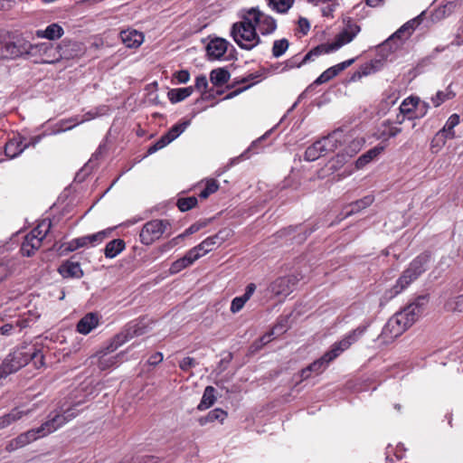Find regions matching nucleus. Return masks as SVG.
I'll list each match as a JSON object with an SVG mask.
<instances>
[{
	"label": "nucleus",
	"mask_w": 463,
	"mask_h": 463,
	"mask_svg": "<svg viewBox=\"0 0 463 463\" xmlns=\"http://www.w3.org/2000/svg\"><path fill=\"white\" fill-rule=\"evenodd\" d=\"M248 12V17H250V21H251L254 24V27H259L260 32L263 35L270 34L275 32L277 28L276 20L269 15L261 12L257 7H252Z\"/></svg>",
	"instance_id": "obj_15"
},
{
	"label": "nucleus",
	"mask_w": 463,
	"mask_h": 463,
	"mask_svg": "<svg viewBox=\"0 0 463 463\" xmlns=\"http://www.w3.org/2000/svg\"><path fill=\"white\" fill-rule=\"evenodd\" d=\"M99 322L100 316L98 313H87L77 323L76 331L81 335H88L99 325Z\"/></svg>",
	"instance_id": "obj_18"
},
{
	"label": "nucleus",
	"mask_w": 463,
	"mask_h": 463,
	"mask_svg": "<svg viewBox=\"0 0 463 463\" xmlns=\"http://www.w3.org/2000/svg\"><path fill=\"white\" fill-rule=\"evenodd\" d=\"M343 136L342 131L336 130L327 137L316 141L306 149L304 159L312 162L318 159L320 156L335 151L342 145Z\"/></svg>",
	"instance_id": "obj_5"
},
{
	"label": "nucleus",
	"mask_w": 463,
	"mask_h": 463,
	"mask_svg": "<svg viewBox=\"0 0 463 463\" xmlns=\"http://www.w3.org/2000/svg\"><path fill=\"white\" fill-rule=\"evenodd\" d=\"M112 229H107L100 232H98L94 234L86 235L80 237V245H82V247L90 244L92 246H95L97 244L101 243L107 237L109 236Z\"/></svg>",
	"instance_id": "obj_27"
},
{
	"label": "nucleus",
	"mask_w": 463,
	"mask_h": 463,
	"mask_svg": "<svg viewBox=\"0 0 463 463\" xmlns=\"http://www.w3.org/2000/svg\"><path fill=\"white\" fill-rule=\"evenodd\" d=\"M423 14L424 13H421L417 17L406 22L403 25H402L393 34H392L384 43L379 46V52H383L386 50L389 52H393L397 50L420 24Z\"/></svg>",
	"instance_id": "obj_6"
},
{
	"label": "nucleus",
	"mask_w": 463,
	"mask_h": 463,
	"mask_svg": "<svg viewBox=\"0 0 463 463\" xmlns=\"http://www.w3.org/2000/svg\"><path fill=\"white\" fill-rule=\"evenodd\" d=\"M383 151V146H374L368 150L366 153L363 154L358 157L355 161V166L357 169L364 168L367 164H369L373 159L378 156Z\"/></svg>",
	"instance_id": "obj_29"
},
{
	"label": "nucleus",
	"mask_w": 463,
	"mask_h": 463,
	"mask_svg": "<svg viewBox=\"0 0 463 463\" xmlns=\"http://www.w3.org/2000/svg\"><path fill=\"white\" fill-rule=\"evenodd\" d=\"M167 145L165 144V139H162V137H160L154 145L149 146V148L147 149V153L151 155L156 152L157 150L164 148Z\"/></svg>",
	"instance_id": "obj_64"
},
{
	"label": "nucleus",
	"mask_w": 463,
	"mask_h": 463,
	"mask_svg": "<svg viewBox=\"0 0 463 463\" xmlns=\"http://www.w3.org/2000/svg\"><path fill=\"white\" fill-rule=\"evenodd\" d=\"M197 204V198L194 196L180 198L177 201V207L181 212H186Z\"/></svg>",
	"instance_id": "obj_49"
},
{
	"label": "nucleus",
	"mask_w": 463,
	"mask_h": 463,
	"mask_svg": "<svg viewBox=\"0 0 463 463\" xmlns=\"http://www.w3.org/2000/svg\"><path fill=\"white\" fill-rule=\"evenodd\" d=\"M460 122V118L458 114H452L448 120L446 121V124L442 128V129L439 130L440 133H442L445 137L451 139L455 137L454 128L458 126Z\"/></svg>",
	"instance_id": "obj_36"
},
{
	"label": "nucleus",
	"mask_w": 463,
	"mask_h": 463,
	"mask_svg": "<svg viewBox=\"0 0 463 463\" xmlns=\"http://www.w3.org/2000/svg\"><path fill=\"white\" fill-rule=\"evenodd\" d=\"M193 263H194V260H192L190 259V256L186 253L183 258H181L172 263V265L170 267V272L171 273H178L182 269L192 265Z\"/></svg>",
	"instance_id": "obj_46"
},
{
	"label": "nucleus",
	"mask_w": 463,
	"mask_h": 463,
	"mask_svg": "<svg viewBox=\"0 0 463 463\" xmlns=\"http://www.w3.org/2000/svg\"><path fill=\"white\" fill-rule=\"evenodd\" d=\"M232 235V231L228 228L220 230L216 234L207 237L201 242V248H204V252H210L221 246Z\"/></svg>",
	"instance_id": "obj_17"
},
{
	"label": "nucleus",
	"mask_w": 463,
	"mask_h": 463,
	"mask_svg": "<svg viewBox=\"0 0 463 463\" xmlns=\"http://www.w3.org/2000/svg\"><path fill=\"white\" fill-rule=\"evenodd\" d=\"M230 72L224 68L213 70L210 73V80L215 86H222L230 80Z\"/></svg>",
	"instance_id": "obj_35"
},
{
	"label": "nucleus",
	"mask_w": 463,
	"mask_h": 463,
	"mask_svg": "<svg viewBox=\"0 0 463 463\" xmlns=\"http://www.w3.org/2000/svg\"><path fill=\"white\" fill-rule=\"evenodd\" d=\"M170 226L167 220H152L144 224L139 233L140 241L145 245H151L160 239Z\"/></svg>",
	"instance_id": "obj_11"
},
{
	"label": "nucleus",
	"mask_w": 463,
	"mask_h": 463,
	"mask_svg": "<svg viewBox=\"0 0 463 463\" xmlns=\"http://www.w3.org/2000/svg\"><path fill=\"white\" fill-rule=\"evenodd\" d=\"M268 6L279 14H286L293 5L294 0H266Z\"/></svg>",
	"instance_id": "obj_37"
},
{
	"label": "nucleus",
	"mask_w": 463,
	"mask_h": 463,
	"mask_svg": "<svg viewBox=\"0 0 463 463\" xmlns=\"http://www.w3.org/2000/svg\"><path fill=\"white\" fill-rule=\"evenodd\" d=\"M67 45L54 46L51 43H29L27 59H32L35 63H55L60 60L70 56L65 53Z\"/></svg>",
	"instance_id": "obj_4"
},
{
	"label": "nucleus",
	"mask_w": 463,
	"mask_h": 463,
	"mask_svg": "<svg viewBox=\"0 0 463 463\" xmlns=\"http://www.w3.org/2000/svg\"><path fill=\"white\" fill-rule=\"evenodd\" d=\"M175 78L178 83H186L190 80V73L186 70H182L175 73Z\"/></svg>",
	"instance_id": "obj_62"
},
{
	"label": "nucleus",
	"mask_w": 463,
	"mask_h": 463,
	"mask_svg": "<svg viewBox=\"0 0 463 463\" xmlns=\"http://www.w3.org/2000/svg\"><path fill=\"white\" fill-rule=\"evenodd\" d=\"M219 189V184L216 180L210 179L206 182L205 188L200 193L199 196L202 199H206L212 194H214Z\"/></svg>",
	"instance_id": "obj_52"
},
{
	"label": "nucleus",
	"mask_w": 463,
	"mask_h": 463,
	"mask_svg": "<svg viewBox=\"0 0 463 463\" xmlns=\"http://www.w3.org/2000/svg\"><path fill=\"white\" fill-rule=\"evenodd\" d=\"M125 249V242L120 239L109 241L104 250L107 258H114Z\"/></svg>",
	"instance_id": "obj_38"
},
{
	"label": "nucleus",
	"mask_w": 463,
	"mask_h": 463,
	"mask_svg": "<svg viewBox=\"0 0 463 463\" xmlns=\"http://www.w3.org/2000/svg\"><path fill=\"white\" fill-rule=\"evenodd\" d=\"M190 125V121H184L179 124L174 125L165 135H163L161 137L162 139H165V144L168 145L172 141H174L175 138H177Z\"/></svg>",
	"instance_id": "obj_30"
},
{
	"label": "nucleus",
	"mask_w": 463,
	"mask_h": 463,
	"mask_svg": "<svg viewBox=\"0 0 463 463\" xmlns=\"http://www.w3.org/2000/svg\"><path fill=\"white\" fill-rule=\"evenodd\" d=\"M34 408L22 409L21 407H14L8 413L0 416V430L9 427L23 417L31 414Z\"/></svg>",
	"instance_id": "obj_19"
},
{
	"label": "nucleus",
	"mask_w": 463,
	"mask_h": 463,
	"mask_svg": "<svg viewBox=\"0 0 463 463\" xmlns=\"http://www.w3.org/2000/svg\"><path fill=\"white\" fill-rule=\"evenodd\" d=\"M402 132V128L392 126L389 121H384L379 128V137L388 139L394 137Z\"/></svg>",
	"instance_id": "obj_39"
},
{
	"label": "nucleus",
	"mask_w": 463,
	"mask_h": 463,
	"mask_svg": "<svg viewBox=\"0 0 463 463\" xmlns=\"http://www.w3.org/2000/svg\"><path fill=\"white\" fill-rule=\"evenodd\" d=\"M454 94L451 91L449 90H439L435 96L431 98V101L434 105V107H439L442 103H444L446 100L452 99Z\"/></svg>",
	"instance_id": "obj_50"
},
{
	"label": "nucleus",
	"mask_w": 463,
	"mask_h": 463,
	"mask_svg": "<svg viewBox=\"0 0 463 463\" xmlns=\"http://www.w3.org/2000/svg\"><path fill=\"white\" fill-rule=\"evenodd\" d=\"M379 63V61H372L369 63H365L362 65L356 72L354 73L352 80H360L364 76L370 75L373 72H375L378 69L377 64Z\"/></svg>",
	"instance_id": "obj_43"
},
{
	"label": "nucleus",
	"mask_w": 463,
	"mask_h": 463,
	"mask_svg": "<svg viewBox=\"0 0 463 463\" xmlns=\"http://www.w3.org/2000/svg\"><path fill=\"white\" fill-rule=\"evenodd\" d=\"M360 27L355 24H347L346 28L341 32L335 38L334 43L320 44L309 51L303 58L302 61L297 63L294 60H288L286 68L292 69L300 67L309 61L314 60L321 54L329 53L341 48L343 45L349 43L359 33Z\"/></svg>",
	"instance_id": "obj_2"
},
{
	"label": "nucleus",
	"mask_w": 463,
	"mask_h": 463,
	"mask_svg": "<svg viewBox=\"0 0 463 463\" xmlns=\"http://www.w3.org/2000/svg\"><path fill=\"white\" fill-rule=\"evenodd\" d=\"M52 222L48 219L43 220L37 227L32 230L25 237L21 246V252L24 256L31 257L42 246V242L49 233Z\"/></svg>",
	"instance_id": "obj_7"
},
{
	"label": "nucleus",
	"mask_w": 463,
	"mask_h": 463,
	"mask_svg": "<svg viewBox=\"0 0 463 463\" xmlns=\"http://www.w3.org/2000/svg\"><path fill=\"white\" fill-rule=\"evenodd\" d=\"M29 42L24 39H17L14 42L0 43V58L15 59L24 57L27 59L29 51Z\"/></svg>",
	"instance_id": "obj_16"
},
{
	"label": "nucleus",
	"mask_w": 463,
	"mask_h": 463,
	"mask_svg": "<svg viewBox=\"0 0 463 463\" xmlns=\"http://www.w3.org/2000/svg\"><path fill=\"white\" fill-rule=\"evenodd\" d=\"M194 262L204 256L207 252H204V248H201V243L186 252Z\"/></svg>",
	"instance_id": "obj_55"
},
{
	"label": "nucleus",
	"mask_w": 463,
	"mask_h": 463,
	"mask_svg": "<svg viewBox=\"0 0 463 463\" xmlns=\"http://www.w3.org/2000/svg\"><path fill=\"white\" fill-rule=\"evenodd\" d=\"M27 350L31 357H28V363L32 362L33 366L37 369L44 365V355L42 350L37 349L33 345H27Z\"/></svg>",
	"instance_id": "obj_40"
},
{
	"label": "nucleus",
	"mask_w": 463,
	"mask_h": 463,
	"mask_svg": "<svg viewBox=\"0 0 463 463\" xmlns=\"http://www.w3.org/2000/svg\"><path fill=\"white\" fill-rule=\"evenodd\" d=\"M430 109V105L428 102L420 100V98H418V105L416 108V118H422L424 117L428 110Z\"/></svg>",
	"instance_id": "obj_57"
},
{
	"label": "nucleus",
	"mask_w": 463,
	"mask_h": 463,
	"mask_svg": "<svg viewBox=\"0 0 463 463\" xmlns=\"http://www.w3.org/2000/svg\"><path fill=\"white\" fill-rule=\"evenodd\" d=\"M59 272L63 278H80L82 275L79 262L72 260L62 263L59 268Z\"/></svg>",
	"instance_id": "obj_25"
},
{
	"label": "nucleus",
	"mask_w": 463,
	"mask_h": 463,
	"mask_svg": "<svg viewBox=\"0 0 463 463\" xmlns=\"http://www.w3.org/2000/svg\"><path fill=\"white\" fill-rule=\"evenodd\" d=\"M24 433V435H26L28 443H31L32 441H34L39 438H43V437H45L48 435L43 425H41L38 428L29 430Z\"/></svg>",
	"instance_id": "obj_51"
},
{
	"label": "nucleus",
	"mask_w": 463,
	"mask_h": 463,
	"mask_svg": "<svg viewBox=\"0 0 463 463\" xmlns=\"http://www.w3.org/2000/svg\"><path fill=\"white\" fill-rule=\"evenodd\" d=\"M248 17V12L241 16V21L232 24L231 35L238 46L244 50H251L256 47L260 39L256 32V28Z\"/></svg>",
	"instance_id": "obj_3"
},
{
	"label": "nucleus",
	"mask_w": 463,
	"mask_h": 463,
	"mask_svg": "<svg viewBox=\"0 0 463 463\" xmlns=\"http://www.w3.org/2000/svg\"><path fill=\"white\" fill-rule=\"evenodd\" d=\"M202 228V224L199 223H194L189 228H187L184 233L178 235L176 238L173 240L175 243H176L177 240L180 238H184V236L193 234L197 232Z\"/></svg>",
	"instance_id": "obj_61"
},
{
	"label": "nucleus",
	"mask_w": 463,
	"mask_h": 463,
	"mask_svg": "<svg viewBox=\"0 0 463 463\" xmlns=\"http://www.w3.org/2000/svg\"><path fill=\"white\" fill-rule=\"evenodd\" d=\"M364 331L365 327H358L342 340L333 344L330 350H328L323 354L324 360L327 361V363H331L332 361H334L344 351L348 349L351 346V345L354 343L358 339V337H360L364 334Z\"/></svg>",
	"instance_id": "obj_14"
},
{
	"label": "nucleus",
	"mask_w": 463,
	"mask_h": 463,
	"mask_svg": "<svg viewBox=\"0 0 463 463\" xmlns=\"http://www.w3.org/2000/svg\"><path fill=\"white\" fill-rule=\"evenodd\" d=\"M216 401L215 389L213 386H207L204 389L202 400L197 406L199 411H204L210 408Z\"/></svg>",
	"instance_id": "obj_33"
},
{
	"label": "nucleus",
	"mask_w": 463,
	"mask_h": 463,
	"mask_svg": "<svg viewBox=\"0 0 463 463\" xmlns=\"http://www.w3.org/2000/svg\"><path fill=\"white\" fill-rule=\"evenodd\" d=\"M288 46H289V43L287 39L283 38L280 40H276L273 43V46H272V55L275 58H279L287 52V50L288 49Z\"/></svg>",
	"instance_id": "obj_47"
},
{
	"label": "nucleus",
	"mask_w": 463,
	"mask_h": 463,
	"mask_svg": "<svg viewBox=\"0 0 463 463\" xmlns=\"http://www.w3.org/2000/svg\"><path fill=\"white\" fill-rule=\"evenodd\" d=\"M354 62V59H349L347 61H345L343 62H340L335 66L330 67V69H333V71L335 73V76L338 75L341 71L351 66Z\"/></svg>",
	"instance_id": "obj_60"
},
{
	"label": "nucleus",
	"mask_w": 463,
	"mask_h": 463,
	"mask_svg": "<svg viewBox=\"0 0 463 463\" xmlns=\"http://www.w3.org/2000/svg\"><path fill=\"white\" fill-rule=\"evenodd\" d=\"M208 87V80L204 75H199L195 79V85L194 88L202 91L203 93L206 91V89Z\"/></svg>",
	"instance_id": "obj_58"
},
{
	"label": "nucleus",
	"mask_w": 463,
	"mask_h": 463,
	"mask_svg": "<svg viewBox=\"0 0 463 463\" xmlns=\"http://www.w3.org/2000/svg\"><path fill=\"white\" fill-rule=\"evenodd\" d=\"M429 295L419 296L414 301L405 306L389 318L383 328L382 335L388 339H394L409 329L423 314L429 304Z\"/></svg>",
	"instance_id": "obj_1"
},
{
	"label": "nucleus",
	"mask_w": 463,
	"mask_h": 463,
	"mask_svg": "<svg viewBox=\"0 0 463 463\" xmlns=\"http://www.w3.org/2000/svg\"><path fill=\"white\" fill-rule=\"evenodd\" d=\"M229 43L222 38H215L209 42L206 47L207 55L210 59L219 60L227 51Z\"/></svg>",
	"instance_id": "obj_20"
},
{
	"label": "nucleus",
	"mask_w": 463,
	"mask_h": 463,
	"mask_svg": "<svg viewBox=\"0 0 463 463\" xmlns=\"http://www.w3.org/2000/svg\"><path fill=\"white\" fill-rule=\"evenodd\" d=\"M449 138L439 131L434 136L430 143V149L433 153H438L446 144Z\"/></svg>",
	"instance_id": "obj_48"
},
{
	"label": "nucleus",
	"mask_w": 463,
	"mask_h": 463,
	"mask_svg": "<svg viewBox=\"0 0 463 463\" xmlns=\"http://www.w3.org/2000/svg\"><path fill=\"white\" fill-rule=\"evenodd\" d=\"M107 352L103 353L98 358L97 365L99 369L101 371H105L112 367L118 366L119 364L122 363V357L124 355L123 352L117 354L115 355H109V354L112 352L110 351L109 345L107 347Z\"/></svg>",
	"instance_id": "obj_21"
},
{
	"label": "nucleus",
	"mask_w": 463,
	"mask_h": 463,
	"mask_svg": "<svg viewBox=\"0 0 463 463\" xmlns=\"http://www.w3.org/2000/svg\"><path fill=\"white\" fill-rule=\"evenodd\" d=\"M120 39L126 47L137 48L143 43L144 35L137 30L128 29L120 32Z\"/></svg>",
	"instance_id": "obj_22"
},
{
	"label": "nucleus",
	"mask_w": 463,
	"mask_h": 463,
	"mask_svg": "<svg viewBox=\"0 0 463 463\" xmlns=\"http://www.w3.org/2000/svg\"><path fill=\"white\" fill-rule=\"evenodd\" d=\"M89 118H82L81 120H78L77 118H69L64 121H61V127L62 128V131L70 130L73 128L75 126L83 123L84 121L88 120Z\"/></svg>",
	"instance_id": "obj_56"
},
{
	"label": "nucleus",
	"mask_w": 463,
	"mask_h": 463,
	"mask_svg": "<svg viewBox=\"0 0 463 463\" xmlns=\"http://www.w3.org/2000/svg\"><path fill=\"white\" fill-rule=\"evenodd\" d=\"M28 146L29 144H24L23 137H14L5 144V154L10 158H14L23 153Z\"/></svg>",
	"instance_id": "obj_23"
},
{
	"label": "nucleus",
	"mask_w": 463,
	"mask_h": 463,
	"mask_svg": "<svg viewBox=\"0 0 463 463\" xmlns=\"http://www.w3.org/2000/svg\"><path fill=\"white\" fill-rule=\"evenodd\" d=\"M194 91V87L189 86L185 88L173 89L168 92L169 100L172 103L180 102L189 96L192 95Z\"/></svg>",
	"instance_id": "obj_34"
},
{
	"label": "nucleus",
	"mask_w": 463,
	"mask_h": 463,
	"mask_svg": "<svg viewBox=\"0 0 463 463\" xmlns=\"http://www.w3.org/2000/svg\"><path fill=\"white\" fill-rule=\"evenodd\" d=\"M430 261V254L429 252H423L417 256L399 278L397 286L401 289L411 286V282L416 280L427 269Z\"/></svg>",
	"instance_id": "obj_9"
},
{
	"label": "nucleus",
	"mask_w": 463,
	"mask_h": 463,
	"mask_svg": "<svg viewBox=\"0 0 463 463\" xmlns=\"http://www.w3.org/2000/svg\"><path fill=\"white\" fill-rule=\"evenodd\" d=\"M354 62V59H349L347 61H345L343 62H340L335 66L330 67V69H333V71L335 73V76L338 75L341 71L351 66Z\"/></svg>",
	"instance_id": "obj_59"
},
{
	"label": "nucleus",
	"mask_w": 463,
	"mask_h": 463,
	"mask_svg": "<svg viewBox=\"0 0 463 463\" xmlns=\"http://www.w3.org/2000/svg\"><path fill=\"white\" fill-rule=\"evenodd\" d=\"M254 291H245L241 297L234 298L232 301L231 311L232 313L239 312L245 303L250 298Z\"/></svg>",
	"instance_id": "obj_45"
},
{
	"label": "nucleus",
	"mask_w": 463,
	"mask_h": 463,
	"mask_svg": "<svg viewBox=\"0 0 463 463\" xmlns=\"http://www.w3.org/2000/svg\"><path fill=\"white\" fill-rule=\"evenodd\" d=\"M163 354L161 352H156L151 354L147 360V364L152 366H156L163 361Z\"/></svg>",
	"instance_id": "obj_63"
},
{
	"label": "nucleus",
	"mask_w": 463,
	"mask_h": 463,
	"mask_svg": "<svg viewBox=\"0 0 463 463\" xmlns=\"http://www.w3.org/2000/svg\"><path fill=\"white\" fill-rule=\"evenodd\" d=\"M298 281V278L296 275H288L286 277L279 278L273 284V289H286L291 287H295L297 282Z\"/></svg>",
	"instance_id": "obj_42"
},
{
	"label": "nucleus",
	"mask_w": 463,
	"mask_h": 463,
	"mask_svg": "<svg viewBox=\"0 0 463 463\" xmlns=\"http://www.w3.org/2000/svg\"><path fill=\"white\" fill-rule=\"evenodd\" d=\"M418 105V97H409L406 98L400 106L401 113L405 116L409 115L412 112H416V108Z\"/></svg>",
	"instance_id": "obj_44"
},
{
	"label": "nucleus",
	"mask_w": 463,
	"mask_h": 463,
	"mask_svg": "<svg viewBox=\"0 0 463 463\" xmlns=\"http://www.w3.org/2000/svg\"><path fill=\"white\" fill-rule=\"evenodd\" d=\"M197 364H198V363L196 362V360L194 358L187 356V357L183 358L179 362V368L183 372H189L192 368H194Z\"/></svg>",
	"instance_id": "obj_53"
},
{
	"label": "nucleus",
	"mask_w": 463,
	"mask_h": 463,
	"mask_svg": "<svg viewBox=\"0 0 463 463\" xmlns=\"http://www.w3.org/2000/svg\"><path fill=\"white\" fill-rule=\"evenodd\" d=\"M335 77V73L333 71V69L328 68L314 81V84L320 85L326 83Z\"/></svg>",
	"instance_id": "obj_54"
},
{
	"label": "nucleus",
	"mask_w": 463,
	"mask_h": 463,
	"mask_svg": "<svg viewBox=\"0 0 463 463\" xmlns=\"http://www.w3.org/2000/svg\"><path fill=\"white\" fill-rule=\"evenodd\" d=\"M364 331L365 327H358L342 340L333 344L330 350H328L323 354L324 360L327 361V363H331L332 361H334L344 351L348 349L351 346V345L354 343L358 339V337H360L364 334Z\"/></svg>",
	"instance_id": "obj_13"
},
{
	"label": "nucleus",
	"mask_w": 463,
	"mask_h": 463,
	"mask_svg": "<svg viewBox=\"0 0 463 463\" xmlns=\"http://www.w3.org/2000/svg\"><path fill=\"white\" fill-rule=\"evenodd\" d=\"M80 404V402H77L70 408L61 409L60 411L54 412L53 415L52 412L49 415V420L42 424L47 434L49 435L54 432L65 423L75 418L79 413V410H77L76 407Z\"/></svg>",
	"instance_id": "obj_12"
},
{
	"label": "nucleus",
	"mask_w": 463,
	"mask_h": 463,
	"mask_svg": "<svg viewBox=\"0 0 463 463\" xmlns=\"http://www.w3.org/2000/svg\"><path fill=\"white\" fill-rule=\"evenodd\" d=\"M148 327L149 319L146 317H141L138 320L131 321L120 333L117 334L113 337L109 345L110 351H115L130 339L146 334Z\"/></svg>",
	"instance_id": "obj_8"
},
{
	"label": "nucleus",
	"mask_w": 463,
	"mask_h": 463,
	"mask_svg": "<svg viewBox=\"0 0 463 463\" xmlns=\"http://www.w3.org/2000/svg\"><path fill=\"white\" fill-rule=\"evenodd\" d=\"M328 364L329 363H327V361L324 360V356H321L319 359L314 361L300 371V382L307 380L311 376L312 373L316 374L321 373Z\"/></svg>",
	"instance_id": "obj_24"
},
{
	"label": "nucleus",
	"mask_w": 463,
	"mask_h": 463,
	"mask_svg": "<svg viewBox=\"0 0 463 463\" xmlns=\"http://www.w3.org/2000/svg\"><path fill=\"white\" fill-rule=\"evenodd\" d=\"M457 8L456 2H448L446 5L439 6L431 14V21L433 23L440 22L441 20L451 15Z\"/></svg>",
	"instance_id": "obj_26"
},
{
	"label": "nucleus",
	"mask_w": 463,
	"mask_h": 463,
	"mask_svg": "<svg viewBox=\"0 0 463 463\" xmlns=\"http://www.w3.org/2000/svg\"><path fill=\"white\" fill-rule=\"evenodd\" d=\"M227 418V412L222 409L216 408L208 412V414L204 417H201L198 421L201 426H204L207 423L214 422L218 420L220 422H223V420Z\"/></svg>",
	"instance_id": "obj_31"
},
{
	"label": "nucleus",
	"mask_w": 463,
	"mask_h": 463,
	"mask_svg": "<svg viewBox=\"0 0 463 463\" xmlns=\"http://www.w3.org/2000/svg\"><path fill=\"white\" fill-rule=\"evenodd\" d=\"M29 354L27 345H21L14 349L3 361L0 366V373L8 375L17 372L28 364Z\"/></svg>",
	"instance_id": "obj_10"
},
{
	"label": "nucleus",
	"mask_w": 463,
	"mask_h": 463,
	"mask_svg": "<svg viewBox=\"0 0 463 463\" xmlns=\"http://www.w3.org/2000/svg\"><path fill=\"white\" fill-rule=\"evenodd\" d=\"M444 308L449 312H463V294L448 298Z\"/></svg>",
	"instance_id": "obj_41"
},
{
	"label": "nucleus",
	"mask_w": 463,
	"mask_h": 463,
	"mask_svg": "<svg viewBox=\"0 0 463 463\" xmlns=\"http://www.w3.org/2000/svg\"><path fill=\"white\" fill-rule=\"evenodd\" d=\"M64 31L58 24H52L44 30H38L36 35L39 38H46L48 40L59 39L62 36Z\"/></svg>",
	"instance_id": "obj_28"
},
{
	"label": "nucleus",
	"mask_w": 463,
	"mask_h": 463,
	"mask_svg": "<svg viewBox=\"0 0 463 463\" xmlns=\"http://www.w3.org/2000/svg\"><path fill=\"white\" fill-rule=\"evenodd\" d=\"M373 195H366L364 198L355 201L348 206V210L345 213V217L350 216L352 214L357 213L363 209L367 208L373 203Z\"/></svg>",
	"instance_id": "obj_32"
}]
</instances>
